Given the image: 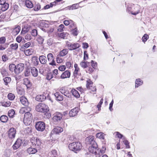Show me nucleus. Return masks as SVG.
<instances>
[{
	"label": "nucleus",
	"mask_w": 157,
	"mask_h": 157,
	"mask_svg": "<svg viewBox=\"0 0 157 157\" xmlns=\"http://www.w3.org/2000/svg\"><path fill=\"white\" fill-rule=\"evenodd\" d=\"M89 152L94 154L96 157H100L104 153V151L100 150L98 148V146L96 143L90 146L88 149Z\"/></svg>",
	"instance_id": "obj_1"
},
{
	"label": "nucleus",
	"mask_w": 157,
	"mask_h": 157,
	"mask_svg": "<svg viewBox=\"0 0 157 157\" xmlns=\"http://www.w3.org/2000/svg\"><path fill=\"white\" fill-rule=\"evenodd\" d=\"M69 149L75 152L80 151L82 148V144L80 142H75L70 144L68 146Z\"/></svg>",
	"instance_id": "obj_2"
},
{
	"label": "nucleus",
	"mask_w": 157,
	"mask_h": 157,
	"mask_svg": "<svg viewBox=\"0 0 157 157\" xmlns=\"http://www.w3.org/2000/svg\"><path fill=\"white\" fill-rule=\"evenodd\" d=\"M36 110L39 112L45 113L49 110L47 105L43 103H40L36 106Z\"/></svg>",
	"instance_id": "obj_3"
},
{
	"label": "nucleus",
	"mask_w": 157,
	"mask_h": 157,
	"mask_svg": "<svg viewBox=\"0 0 157 157\" xmlns=\"http://www.w3.org/2000/svg\"><path fill=\"white\" fill-rule=\"evenodd\" d=\"M29 112L25 113L23 120L24 123L27 125L30 124L33 119V115Z\"/></svg>",
	"instance_id": "obj_4"
},
{
	"label": "nucleus",
	"mask_w": 157,
	"mask_h": 157,
	"mask_svg": "<svg viewBox=\"0 0 157 157\" xmlns=\"http://www.w3.org/2000/svg\"><path fill=\"white\" fill-rule=\"evenodd\" d=\"M30 141L33 147L37 148H40L41 142L39 139L36 137H33L31 138Z\"/></svg>",
	"instance_id": "obj_5"
},
{
	"label": "nucleus",
	"mask_w": 157,
	"mask_h": 157,
	"mask_svg": "<svg viewBox=\"0 0 157 157\" xmlns=\"http://www.w3.org/2000/svg\"><path fill=\"white\" fill-rule=\"evenodd\" d=\"M59 91L62 94H63L68 98H71L72 96L67 87H62L60 88Z\"/></svg>",
	"instance_id": "obj_6"
},
{
	"label": "nucleus",
	"mask_w": 157,
	"mask_h": 157,
	"mask_svg": "<svg viewBox=\"0 0 157 157\" xmlns=\"http://www.w3.org/2000/svg\"><path fill=\"white\" fill-rule=\"evenodd\" d=\"M35 127L36 129L38 131H43L45 129V124L44 122L42 121L38 122L36 124Z\"/></svg>",
	"instance_id": "obj_7"
},
{
	"label": "nucleus",
	"mask_w": 157,
	"mask_h": 157,
	"mask_svg": "<svg viewBox=\"0 0 157 157\" xmlns=\"http://www.w3.org/2000/svg\"><path fill=\"white\" fill-rule=\"evenodd\" d=\"M66 45L68 47L69 49L70 50L76 49L80 46L78 43L72 44L68 42L66 43Z\"/></svg>",
	"instance_id": "obj_8"
},
{
	"label": "nucleus",
	"mask_w": 157,
	"mask_h": 157,
	"mask_svg": "<svg viewBox=\"0 0 157 157\" xmlns=\"http://www.w3.org/2000/svg\"><path fill=\"white\" fill-rule=\"evenodd\" d=\"M63 117V114L59 112H56L52 119L54 121L59 122L60 121Z\"/></svg>",
	"instance_id": "obj_9"
},
{
	"label": "nucleus",
	"mask_w": 157,
	"mask_h": 157,
	"mask_svg": "<svg viewBox=\"0 0 157 157\" xmlns=\"http://www.w3.org/2000/svg\"><path fill=\"white\" fill-rule=\"evenodd\" d=\"M24 64L20 63L16 66V69L15 71V73L18 74L23 71L24 69Z\"/></svg>",
	"instance_id": "obj_10"
},
{
	"label": "nucleus",
	"mask_w": 157,
	"mask_h": 157,
	"mask_svg": "<svg viewBox=\"0 0 157 157\" xmlns=\"http://www.w3.org/2000/svg\"><path fill=\"white\" fill-rule=\"evenodd\" d=\"M47 58L49 61L51 62L49 63V64L52 66L55 65L56 63L54 61V57L52 53H50L47 55Z\"/></svg>",
	"instance_id": "obj_11"
},
{
	"label": "nucleus",
	"mask_w": 157,
	"mask_h": 157,
	"mask_svg": "<svg viewBox=\"0 0 157 157\" xmlns=\"http://www.w3.org/2000/svg\"><path fill=\"white\" fill-rule=\"evenodd\" d=\"M63 131V129L60 127H57L54 128L52 131L50 136H52V135L59 134L62 132Z\"/></svg>",
	"instance_id": "obj_12"
},
{
	"label": "nucleus",
	"mask_w": 157,
	"mask_h": 157,
	"mask_svg": "<svg viewBox=\"0 0 157 157\" xmlns=\"http://www.w3.org/2000/svg\"><path fill=\"white\" fill-rule=\"evenodd\" d=\"M16 133V130L14 128H11L8 132V136L11 139L14 138Z\"/></svg>",
	"instance_id": "obj_13"
},
{
	"label": "nucleus",
	"mask_w": 157,
	"mask_h": 157,
	"mask_svg": "<svg viewBox=\"0 0 157 157\" xmlns=\"http://www.w3.org/2000/svg\"><path fill=\"white\" fill-rule=\"evenodd\" d=\"M71 76V73L69 71L66 70L62 73L60 78L61 79L69 78Z\"/></svg>",
	"instance_id": "obj_14"
},
{
	"label": "nucleus",
	"mask_w": 157,
	"mask_h": 157,
	"mask_svg": "<svg viewBox=\"0 0 157 157\" xmlns=\"http://www.w3.org/2000/svg\"><path fill=\"white\" fill-rule=\"evenodd\" d=\"M62 0H56L53 2H51L49 4H48L44 7V10L48 9L50 7H52L54 6H55L58 4V2H59Z\"/></svg>",
	"instance_id": "obj_15"
},
{
	"label": "nucleus",
	"mask_w": 157,
	"mask_h": 157,
	"mask_svg": "<svg viewBox=\"0 0 157 157\" xmlns=\"http://www.w3.org/2000/svg\"><path fill=\"white\" fill-rule=\"evenodd\" d=\"M78 110L79 109L78 107L75 108L71 109L69 113L70 116L73 117L76 115L78 112Z\"/></svg>",
	"instance_id": "obj_16"
},
{
	"label": "nucleus",
	"mask_w": 157,
	"mask_h": 157,
	"mask_svg": "<svg viewBox=\"0 0 157 157\" xmlns=\"http://www.w3.org/2000/svg\"><path fill=\"white\" fill-rule=\"evenodd\" d=\"M140 6L138 5H136L134 7L133 10L131 12L132 14L133 15H136L140 13Z\"/></svg>",
	"instance_id": "obj_17"
},
{
	"label": "nucleus",
	"mask_w": 157,
	"mask_h": 157,
	"mask_svg": "<svg viewBox=\"0 0 157 157\" xmlns=\"http://www.w3.org/2000/svg\"><path fill=\"white\" fill-rule=\"evenodd\" d=\"M21 140L20 139H17L13 146L14 149L16 150L21 145Z\"/></svg>",
	"instance_id": "obj_18"
},
{
	"label": "nucleus",
	"mask_w": 157,
	"mask_h": 157,
	"mask_svg": "<svg viewBox=\"0 0 157 157\" xmlns=\"http://www.w3.org/2000/svg\"><path fill=\"white\" fill-rule=\"evenodd\" d=\"M94 136H90L86 138V140L88 142V144H90V145L94 144L95 143H96L94 141Z\"/></svg>",
	"instance_id": "obj_19"
},
{
	"label": "nucleus",
	"mask_w": 157,
	"mask_h": 157,
	"mask_svg": "<svg viewBox=\"0 0 157 157\" xmlns=\"http://www.w3.org/2000/svg\"><path fill=\"white\" fill-rule=\"evenodd\" d=\"M20 101L21 103L25 106L28 105L29 102L27 98L25 96H22L20 98Z\"/></svg>",
	"instance_id": "obj_20"
},
{
	"label": "nucleus",
	"mask_w": 157,
	"mask_h": 157,
	"mask_svg": "<svg viewBox=\"0 0 157 157\" xmlns=\"http://www.w3.org/2000/svg\"><path fill=\"white\" fill-rule=\"evenodd\" d=\"M46 98V96L44 94L38 95H37L35 99L37 101H44Z\"/></svg>",
	"instance_id": "obj_21"
},
{
	"label": "nucleus",
	"mask_w": 157,
	"mask_h": 157,
	"mask_svg": "<svg viewBox=\"0 0 157 157\" xmlns=\"http://www.w3.org/2000/svg\"><path fill=\"white\" fill-rule=\"evenodd\" d=\"M31 110V108L28 106L22 108L20 110L19 112L20 113L23 114L27 113L28 111H30Z\"/></svg>",
	"instance_id": "obj_22"
},
{
	"label": "nucleus",
	"mask_w": 157,
	"mask_h": 157,
	"mask_svg": "<svg viewBox=\"0 0 157 157\" xmlns=\"http://www.w3.org/2000/svg\"><path fill=\"white\" fill-rule=\"evenodd\" d=\"M31 71L32 74L33 76L36 77L38 76V71L36 67H32Z\"/></svg>",
	"instance_id": "obj_23"
},
{
	"label": "nucleus",
	"mask_w": 157,
	"mask_h": 157,
	"mask_svg": "<svg viewBox=\"0 0 157 157\" xmlns=\"http://www.w3.org/2000/svg\"><path fill=\"white\" fill-rule=\"evenodd\" d=\"M75 68V71L73 72V75L74 76L76 77L78 74V72L80 71V68L78 66V65L77 63H75L74 66Z\"/></svg>",
	"instance_id": "obj_24"
},
{
	"label": "nucleus",
	"mask_w": 157,
	"mask_h": 157,
	"mask_svg": "<svg viewBox=\"0 0 157 157\" xmlns=\"http://www.w3.org/2000/svg\"><path fill=\"white\" fill-rule=\"evenodd\" d=\"M56 99L58 101H61L63 99V96L61 95L59 92H56L54 94Z\"/></svg>",
	"instance_id": "obj_25"
},
{
	"label": "nucleus",
	"mask_w": 157,
	"mask_h": 157,
	"mask_svg": "<svg viewBox=\"0 0 157 157\" xmlns=\"http://www.w3.org/2000/svg\"><path fill=\"white\" fill-rule=\"evenodd\" d=\"M21 28L20 26L18 25H16L13 30V33L15 35H17L21 30Z\"/></svg>",
	"instance_id": "obj_26"
},
{
	"label": "nucleus",
	"mask_w": 157,
	"mask_h": 157,
	"mask_svg": "<svg viewBox=\"0 0 157 157\" xmlns=\"http://www.w3.org/2000/svg\"><path fill=\"white\" fill-rule=\"evenodd\" d=\"M143 83V81L140 78L137 79L135 82V88L138 87L142 85Z\"/></svg>",
	"instance_id": "obj_27"
},
{
	"label": "nucleus",
	"mask_w": 157,
	"mask_h": 157,
	"mask_svg": "<svg viewBox=\"0 0 157 157\" xmlns=\"http://www.w3.org/2000/svg\"><path fill=\"white\" fill-rule=\"evenodd\" d=\"M27 153L29 154H34L37 152V151L36 148L33 147H29L27 149Z\"/></svg>",
	"instance_id": "obj_28"
},
{
	"label": "nucleus",
	"mask_w": 157,
	"mask_h": 157,
	"mask_svg": "<svg viewBox=\"0 0 157 157\" xmlns=\"http://www.w3.org/2000/svg\"><path fill=\"white\" fill-rule=\"evenodd\" d=\"M71 92L72 94L75 97L78 98L80 97V94L78 92L74 89H72L71 91Z\"/></svg>",
	"instance_id": "obj_29"
},
{
	"label": "nucleus",
	"mask_w": 157,
	"mask_h": 157,
	"mask_svg": "<svg viewBox=\"0 0 157 157\" xmlns=\"http://www.w3.org/2000/svg\"><path fill=\"white\" fill-rule=\"evenodd\" d=\"M39 59L40 63L42 64H45L47 62L46 57L44 56H40Z\"/></svg>",
	"instance_id": "obj_30"
},
{
	"label": "nucleus",
	"mask_w": 157,
	"mask_h": 157,
	"mask_svg": "<svg viewBox=\"0 0 157 157\" xmlns=\"http://www.w3.org/2000/svg\"><path fill=\"white\" fill-rule=\"evenodd\" d=\"M68 52V49L66 48L60 51L59 56H60L63 57L66 55Z\"/></svg>",
	"instance_id": "obj_31"
},
{
	"label": "nucleus",
	"mask_w": 157,
	"mask_h": 157,
	"mask_svg": "<svg viewBox=\"0 0 157 157\" xmlns=\"http://www.w3.org/2000/svg\"><path fill=\"white\" fill-rule=\"evenodd\" d=\"M32 60L34 65L36 66L38 65L39 61L37 57L36 56L33 57Z\"/></svg>",
	"instance_id": "obj_32"
},
{
	"label": "nucleus",
	"mask_w": 157,
	"mask_h": 157,
	"mask_svg": "<svg viewBox=\"0 0 157 157\" xmlns=\"http://www.w3.org/2000/svg\"><path fill=\"white\" fill-rule=\"evenodd\" d=\"M89 63H90L88 62L82 61L80 63V65L83 68L85 69L88 67L87 64Z\"/></svg>",
	"instance_id": "obj_33"
},
{
	"label": "nucleus",
	"mask_w": 157,
	"mask_h": 157,
	"mask_svg": "<svg viewBox=\"0 0 157 157\" xmlns=\"http://www.w3.org/2000/svg\"><path fill=\"white\" fill-rule=\"evenodd\" d=\"M9 7V4L8 3H6L2 5V6L1 7V9L2 11H4L8 8Z\"/></svg>",
	"instance_id": "obj_34"
},
{
	"label": "nucleus",
	"mask_w": 157,
	"mask_h": 157,
	"mask_svg": "<svg viewBox=\"0 0 157 157\" xmlns=\"http://www.w3.org/2000/svg\"><path fill=\"white\" fill-rule=\"evenodd\" d=\"M63 23L66 25H70V26L71 27H72V25L74 24L73 21L72 20H65L64 21Z\"/></svg>",
	"instance_id": "obj_35"
},
{
	"label": "nucleus",
	"mask_w": 157,
	"mask_h": 157,
	"mask_svg": "<svg viewBox=\"0 0 157 157\" xmlns=\"http://www.w3.org/2000/svg\"><path fill=\"white\" fill-rule=\"evenodd\" d=\"M25 4L28 8H31L33 7V4L29 0H26L25 1Z\"/></svg>",
	"instance_id": "obj_36"
},
{
	"label": "nucleus",
	"mask_w": 157,
	"mask_h": 157,
	"mask_svg": "<svg viewBox=\"0 0 157 157\" xmlns=\"http://www.w3.org/2000/svg\"><path fill=\"white\" fill-rule=\"evenodd\" d=\"M9 70L12 72H14L15 73V71L16 69V66L15 64H11L9 66Z\"/></svg>",
	"instance_id": "obj_37"
},
{
	"label": "nucleus",
	"mask_w": 157,
	"mask_h": 157,
	"mask_svg": "<svg viewBox=\"0 0 157 157\" xmlns=\"http://www.w3.org/2000/svg\"><path fill=\"white\" fill-rule=\"evenodd\" d=\"M0 104L2 106L6 107H8L10 105L11 103L9 101H1L0 102Z\"/></svg>",
	"instance_id": "obj_38"
},
{
	"label": "nucleus",
	"mask_w": 157,
	"mask_h": 157,
	"mask_svg": "<svg viewBox=\"0 0 157 157\" xmlns=\"http://www.w3.org/2000/svg\"><path fill=\"white\" fill-rule=\"evenodd\" d=\"M86 87L87 89H90V87H92L93 82L90 79L86 81Z\"/></svg>",
	"instance_id": "obj_39"
},
{
	"label": "nucleus",
	"mask_w": 157,
	"mask_h": 157,
	"mask_svg": "<svg viewBox=\"0 0 157 157\" xmlns=\"http://www.w3.org/2000/svg\"><path fill=\"white\" fill-rule=\"evenodd\" d=\"M68 34L67 33H62L59 34V38L63 39H66Z\"/></svg>",
	"instance_id": "obj_40"
},
{
	"label": "nucleus",
	"mask_w": 157,
	"mask_h": 157,
	"mask_svg": "<svg viewBox=\"0 0 157 157\" xmlns=\"http://www.w3.org/2000/svg\"><path fill=\"white\" fill-rule=\"evenodd\" d=\"M0 72L3 76L7 75L8 74L7 72L5 67H2L0 69Z\"/></svg>",
	"instance_id": "obj_41"
},
{
	"label": "nucleus",
	"mask_w": 157,
	"mask_h": 157,
	"mask_svg": "<svg viewBox=\"0 0 157 157\" xmlns=\"http://www.w3.org/2000/svg\"><path fill=\"white\" fill-rule=\"evenodd\" d=\"M104 135V134L101 132L98 133L96 134V136L97 138L102 140L105 139Z\"/></svg>",
	"instance_id": "obj_42"
},
{
	"label": "nucleus",
	"mask_w": 157,
	"mask_h": 157,
	"mask_svg": "<svg viewBox=\"0 0 157 157\" xmlns=\"http://www.w3.org/2000/svg\"><path fill=\"white\" fill-rule=\"evenodd\" d=\"M24 52L26 56H29L32 54L33 51L32 49H28L25 50Z\"/></svg>",
	"instance_id": "obj_43"
},
{
	"label": "nucleus",
	"mask_w": 157,
	"mask_h": 157,
	"mask_svg": "<svg viewBox=\"0 0 157 157\" xmlns=\"http://www.w3.org/2000/svg\"><path fill=\"white\" fill-rule=\"evenodd\" d=\"M3 80L5 83V85H7L8 83L11 82V78L10 77H7L3 79Z\"/></svg>",
	"instance_id": "obj_44"
},
{
	"label": "nucleus",
	"mask_w": 157,
	"mask_h": 157,
	"mask_svg": "<svg viewBox=\"0 0 157 157\" xmlns=\"http://www.w3.org/2000/svg\"><path fill=\"white\" fill-rule=\"evenodd\" d=\"M0 120L2 122H6L8 120V117L6 115H2L0 117Z\"/></svg>",
	"instance_id": "obj_45"
},
{
	"label": "nucleus",
	"mask_w": 157,
	"mask_h": 157,
	"mask_svg": "<svg viewBox=\"0 0 157 157\" xmlns=\"http://www.w3.org/2000/svg\"><path fill=\"white\" fill-rule=\"evenodd\" d=\"M15 111L13 109H11L8 111V115L10 117H13L15 114Z\"/></svg>",
	"instance_id": "obj_46"
},
{
	"label": "nucleus",
	"mask_w": 157,
	"mask_h": 157,
	"mask_svg": "<svg viewBox=\"0 0 157 157\" xmlns=\"http://www.w3.org/2000/svg\"><path fill=\"white\" fill-rule=\"evenodd\" d=\"M58 71L57 69H55L53 71V74L54 75L55 78L57 79H59L60 77L57 76L58 74Z\"/></svg>",
	"instance_id": "obj_47"
},
{
	"label": "nucleus",
	"mask_w": 157,
	"mask_h": 157,
	"mask_svg": "<svg viewBox=\"0 0 157 157\" xmlns=\"http://www.w3.org/2000/svg\"><path fill=\"white\" fill-rule=\"evenodd\" d=\"M7 97L10 100H13L14 99L15 96L14 94L10 93L8 94Z\"/></svg>",
	"instance_id": "obj_48"
},
{
	"label": "nucleus",
	"mask_w": 157,
	"mask_h": 157,
	"mask_svg": "<svg viewBox=\"0 0 157 157\" xmlns=\"http://www.w3.org/2000/svg\"><path fill=\"white\" fill-rule=\"evenodd\" d=\"M29 30V28L27 26H24L22 29L21 33L24 34L28 32Z\"/></svg>",
	"instance_id": "obj_49"
},
{
	"label": "nucleus",
	"mask_w": 157,
	"mask_h": 157,
	"mask_svg": "<svg viewBox=\"0 0 157 157\" xmlns=\"http://www.w3.org/2000/svg\"><path fill=\"white\" fill-rule=\"evenodd\" d=\"M37 40L40 44H42L44 41V39L41 36H38Z\"/></svg>",
	"instance_id": "obj_50"
},
{
	"label": "nucleus",
	"mask_w": 157,
	"mask_h": 157,
	"mask_svg": "<svg viewBox=\"0 0 157 157\" xmlns=\"http://www.w3.org/2000/svg\"><path fill=\"white\" fill-rule=\"evenodd\" d=\"M24 75L25 77H28L30 75V70L29 68H27L24 72Z\"/></svg>",
	"instance_id": "obj_51"
},
{
	"label": "nucleus",
	"mask_w": 157,
	"mask_h": 157,
	"mask_svg": "<svg viewBox=\"0 0 157 157\" xmlns=\"http://www.w3.org/2000/svg\"><path fill=\"white\" fill-rule=\"evenodd\" d=\"M103 98H102L97 105V108L98 109L99 111H100L101 110V105L103 103Z\"/></svg>",
	"instance_id": "obj_52"
},
{
	"label": "nucleus",
	"mask_w": 157,
	"mask_h": 157,
	"mask_svg": "<svg viewBox=\"0 0 157 157\" xmlns=\"http://www.w3.org/2000/svg\"><path fill=\"white\" fill-rule=\"evenodd\" d=\"M24 84L25 85L27 86H30V82L28 78H26L24 79Z\"/></svg>",
	"instance_id": "obj_53"
},
{
	"label": "nucleus",
	"mask_w": 157,
	"mask_h": 157,
	"mask_svg": "<svg viewBox=\"0 0 157 157\" xmlns=\"http://www.w3.org/2000/svg\"><path fill=\"white\" fill-rule=\"evenodd\" d=\"M10 46L13 49L15 50H16L18 47V44L17 43L12 44Z\"/></svg>",
	"instance_id": "obj_54"
},
{
	"label": "nucleus",
	"mask_w": 157,
	"mask_h": 157,
	"mask_svg": "<svg viewBox=\"0 0 157 157\" xmlns=\"http://www.w3.org/2000/svg\"><path fill=\"white\" fill-rule=\"evenodd\" d=\"M17 90L18 94H19L21 95L24 93L23 90L21 88L17 87Z\"/></svg>",
	"instance_id": "obj_55"
},
{
	"label": "nucleus",
	"mask_w": 157,
	"mask_h": 157,
	"mask_svg": "<svg viewBox=\"0 0 157 157\" xmlns=\"http://www.w3.org/2000/svg\"><path fill=\"white\" fill-rule=\"evenodd\" d=\"M71 33L72 34L75 36L77 35L78 33V32L77 30V29L76 28L74 29L71 30Z\"/></svg>",
	"instance_id": "obj_56"
},
{
	"label": "nucleus",
	"mask_w": 157,
	"mask_h": 157,
	"mask_svg": "<svg viewBox=\"0 0 157 157\" xmlns=\"http://www.w3.org/2000/svg\"><path fill=\"white\" fill-rule=\"evenodd\" d=\"M91 66L94 69H95L97 67V63L92 60L91 61Z\"/></svg>",
	"instance_id": "obj_57"
},
{
	"label": "nucleus",
	"mask_w": 157,
	"mask_h": 157,
	"mask_svg": "<svg viewBox=\"0 0 157 157\" xmlns=\"http://www.w3.org/2000/svg\"><path fill=\"white\" fill-rule=\"evenodd\" d=\"M148 35L146 34H145L142 38V41L143 42H145L148 39Z\"/></svg>",
	"instance_id": "obj_58"
},
{
	"label": "nucleus",
	"mask_w": 157,
	"mask_h": 157,
	"mask_svg": "<svg viewBox=\"0 0 157 157\" xmlns=\"http://www.w3.org/2000/svg\"><path fill=\"white\" fill-rule=\"evenodd\" d=\"M40 5L39 4H37L34 8V10L35 11H37L40 9Z\"/></svg>",
	"instance_id": "obj_59"
},
{
	"label": "nucleus",
	"mask_w": 157,
	"mask_h": 157,
	"mask_svg": "<svg viewBox=\"0 0 157 157\" xmlns=\"http://www.w3.org/2000/svg\"><path fill=\"white\" fill-rule=\"evenodd\" d=\"M73 63V62H67L66 63V65L67 67L70 68V67H72Z\"/></svg>",
	"instance_id": "obj_60"
},
{
	"label": "nucleus",
	"mask_w": 157,
	"mask_h": 157,
	"mask_svg": "<svg viewBox=\"0 0 157 157\" xmlns=\"http://www.w3.org/2000/svg\"><path fill=\"white\" fill-rule=\"evenodd\" d=\"M53 75L52 73H48L47 74L46 77V79L49 80L53 77Z\"/></svg>",
	"instance_id": "obj_61"
},
{
	"label": "nucleus",
	"mask_w": 157,
	"mask_h": 157,
	"mask_svg": "<svg viewBox=\"0 0 157 157\" xmlns=\"http://www.w3.org/2000/svg\"><path fill=\"white\" fill-rule=\"evenodd\" d=\"M31 44V43L30 42H28L27 43L25 44L24 45H23L22 47L21 48H27L29 47Z\"/></svg>",
	"instance_id": "obj_62"
},
{
	"label": "nucleus",
	"mask_w": 157,
	"mask_h": 157,
	"mask_svg": "<svg viewBox=\"0 0 157 157\" xmlns=\"http://www.w3.org/2000/svg\"><path fill=\"white\" fill-rule=\"evenodd\" d=\"M123 143L126 145L127 148H130V146L129 145V143L128 140H125L123 141Z\"/></svg>",
	"instance_id": "obj_63"
},
{
	"label": "nucleus",
	"mask_w": 157,
	"mask_h": 157,
	"mask_svg": "<svg viewBox=\"0 0 157 157\" xmlns=\"http://www.w3.org/2000/svg\"><path fill=\"white\" fill-rule=\"evenodd\" d=\"M88 59V55L87 52L85 51L84 52V60H86Z\"/></svg>",
	"instance_id": "obj_64"
}]
</instances>
